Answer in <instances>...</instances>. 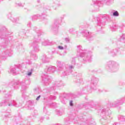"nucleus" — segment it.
<instances>
[{"mask_svg":"<svg viewBox=\"0 0 125 125\" xmlns=\"http://www.w3.org/2000/svg\"><path fill=\"white\" fill-rule=\"evenodd\" d=\"M113 16H119V12L118 11H115L113 13Z\"/></svg>","mask_w":125,"mask_h":125,"instance_id":"obj_1","label":"nucleus"},{"mask_svg":"<svg viewBox=\"0 0 125 125\" xmlns=\"http://www.w3.org/2000/svg\"><path fill=\"white\" fill-rule=\"evenodd\" d=\"M58 48H59L60 49H63V47L62 46H59Z\"/></svg>","mask_w":125,"mask_h":125,"instance_id":"obj_2","label":"nucleus"},{"mask_svg":"<svg viewBox=\"0 0 125 125\" xmlns=\"http://www.w3.org/2000/svg\"><path fill=\"white\" fill-rule=\"evenodd\" d=\"M70 106H73V101H70Z\"/></svg>","mask_w":125,"mask_h":125,"instance_id":"obj_3","label":"nucleus"},{"mask_svg":"<svg viewBox=\"0 0 125 125\" xmlns=\"http://www.w3.org/2000/svg\"><path fill=\"white\" fill-rule=\"evenodd\" d=\"M40 98H41V96H38L36 99V100H40Z\"/></svg>","mask_w":125,"mask_h":125,"instance_id":"obj_4","label":"nucleus"},{"mask_svg":"<svg viewBox=\"0 0 125 125\" xmlns=\"http://www.w3.org/2000/svg\"><path fill=\"white\" fill-rule=\"evenodd\" d=\"M32 75V72H29L28 73V76H31Z\"/></svg>","mask_w":125,"mask_h":125,"instance_id":"obj_5","label":"nucleus"}]
</instances>
